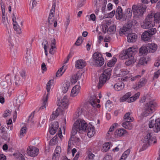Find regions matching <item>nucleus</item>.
I'll list each match as a JSON object with an SVG mask.
<instances>
[{
  "mask_svg": "<svg viewBox=\"0 0 160 160\" xmlns=\"http://www.w3.org/2000/svg\"><path fill=\"white\" fill-rule=\"evenodd\" d=\"M74 125L78 128L79 133H82L84 131L85 132H87V135L89 138L92 137L95 133L94 127L90 123L88 124L84 120H77L74 122Z\"/></svg>",
  "mask_w": 160,
  "mask_h": 160,
  "instance_id": "obj_1",
  "label": "nucleus"
},
{
  "mask_svg": "<svg viewBox=\"0 0 160 160\" xmlns=\"http://www.w3.org/2000/svg\"><path fill=\"white\" fill-rule=\"evenodd\" d=\"M136 49L132 47H130L125 51V52L123 56V58H129L127 60L125 64L127 66H129L134 64L136 61L135 60L133 55L135 53Z\"/></svg>",
  "mask_w": 160,
  "mask_h": 160,
  "instance_id": "obj_2",
  "label": "nucleus"
},
{
  "mask_svg": "<svg viewBox=\"0 0 160 160\" xmlns=\"http://www.w3.org/2000/svg\"><path fill=\"white\" fill-rule=\"evenodd\" d=\"M112 69L108 68L104 70L102 74H101L99 78V81L98 85V89L100 88L110 78Z\"/></svg>",
  "mask_w": 160,
  "mask_h": 160,
  "instance_id": "obj_3",
  "label": "nucleus"
},
{
  "mask_svg": "<svg viewBox=\"0 0 160 160\" xmlns=\"http://www.w3.org/2000/svg\"><path fill=\"white\" fill-rule=\"evenodd\" d=\"M156 106L157 103L154 101H150L147 103L142 113V116L146 117L151 115L154 112L155 108Z\"/></svg>",
  "mask_w": 160,
  "mask_h": 160,
  "instance_id": "obj_4",
  "label": "nucleus"
},
{
  "mask_svg": "<svg viewBox=\"0 0 160 160\" xmlns=\"http://www.w3.org/2000/svg\"><path fill=\"white\" fill-rule=\"evenodd\" d=\"M152 134L151 133H148L144 137V144L142 147L143 150L146 149L150 144H155L156 142V137Z\"/></svg>",
  "mask_w": 160,
  "mask_h": 160,
  "instance_id": "obj_5",
  "label": "nucleus"
},
{
  "mask_svg": "<svg viewBox=\"0 0 160 160\" xmlns=\"http://www.w3.org/2000/svg\"><path fill=\"white\" fill-rule=\"evenodd\" d=\"M137 23L136 20L134 19L128 21L126 24L123 26L122 28H120L119 30V34L121 35L122 34H125L126 32L129 31L132 27L136 25Z\"/></svg>",
  "mask_w": 160,
  "mask_h": 160,
  "instance_id": "obj_6",
  "label": "nucleus"
},
{
  "mask_svg": "<svg viewBox=\"0 0 160 160\" xmlns=\"http://www.w3.org/2000/svg\"><path fill=\"white\" fill-rule=\"evenodd\" d=\"M93 58L95 65L98 67H101L104 63V59L102 54L99 52H95L93 55Z\"/></svg>",
  "mask_w": 160,
  "mask_h": 160,
  "instance_id": "obj_7",
  "label": "nucleus"
},
{
  "mask_svg": "<svg viewBox=\"0 0 160 160\" xmlns=\"http://www.w3.org/2000/svg\"><path fill=\"white\" fill-rule=\"evenodd\" d=\"M157 31L155 28H152L144 32L141 38L144 41H148L150 40L151 37L155 34Z\"/></svg>",
  "mask_w": 160,
  "mask_h": 160,
  "instance_id": "obj_8",
  "label": "nucleus"
},
{
  "mask_svg": "<svg viewBox=\"0 0 160 160\" xmlns=\"http://www.w3.org/2000/svg\"><path fill=\"white\" fill-rule=\"evenodd\" d=\"M152 16H149L148 15L146 17L145 22L141 25V27L144 29L150 28L155 25V22H153V19Z\"/></svg>",
  "mask_w": 160,
  "mask_h": 160,
  "instance_id": "obj_9",
  "label": "nucleus"
},
{
  "mask_svg": "<svg viewBox=\"0 0 160 160\" xmlns=\"http://www.w3.org/2000/svg\"><path fill=\"white\" fill-rule=\"evenodd\" d=\"M55 7L54 5H52V9L50 10L49 15L48 18V22L50 24L53 23L54 27L57 26V19H59V16H57V18L55 19L54 16V15Z\"/></svg>",
  "mask_w": 160,
  "mask_h": 160,
  "instance_id": "obj_10",
  "label": "nucleus"
},
{
  "mask_svg": "<svg viewBox=\"0 0 160 160\" xmlns=\"http://www.w3.org/2000/svg\"><path fill=\"white\" fill-rule=\"evenodd\" d=\"M149 127L153 128L155 132H158L160 131V118H158L155 120H151L149 123Z\"/></svg>",
  "mask_w": 160,
  "mask_h": 160,
  "instance_id": "obj_11",
  "label": "nucleus"
},
{
  "mask_svg": "<svg viewBox=\"0 0 160 160\" xmlns=\"http://www.w3.org/2000/svg\"><path fill=\"white\" fill-rule=\"evenodd\" d=\"M51 82V80H50L48 81V82L47 83L46 85V89L47 92H48V93L46 95H44L42 99V106H41L40 108H39V109L38 111H39L40 109L42 110L44 109V108H45L46 107V105L47 103V101L48 100V96L49 94V92L51 88L50 85Z\"/></svg>",
  "mask_w": 160,
  "mask_h": 160,
  "instance_id": "obj_12",
  "label": "nucleus"
},
{
  "mask_svg": "<svg viewBox=\"0 0 160 160\" xmlns=\"http://www.w3.org/2000/svg\"><path fill=\"white\" fill-rule=\"evenodd\" d=\"M132 9L134 14L137 16L142 15L146 9L142 4L138 6L134 5L132 6Z\"/></svg>",
  "mask_w": 160,
  "mask_h": 160,
  "instance_id": "obj_13",
  "label": "nucleus"
},
{
  "mask_svg": "<svg viewBox=\"0 0 160 160\" xmlns=\"http://www.w3.org/2000/svg\"><path fill=\"white\" fill-rule=\"evenodd\" d=\"M38 149L35 147L29 146L27 149L28 154L32 157H35L38 153Z\"/></svg>",
  "mask_w": 160,
  "mask_h": 160,
  "instance_id": "obj_14",
  "label": "nucleus"
},
{
  "mask_svg": "<svg viewBox=\"0 0 160 160\" xmlns=\"http://www.w3.org/2000/svg\"><path fill=\"white\" fill-rule=\"evenodd\" d=\"M147 82V80L146 78H142L140 80L138 83L133 86V87L134 88L137 89L144 86Z\"/></svg>",
  "mask_w": 160,
  "mask_h": 160,
  "instance_id": "obj_15",
  "label": "nucleus"
},
{
  "mask_svg": "<svg viewBox=\"0 0 160 160\" xmlns=\"http://www.w3.org/2000/svg\"><path fill=\"white\" fill-rule=\"evenodd\" d=\"M148 52L151 53L154 52L157 48V45L154 43H149L147 46Z\"/></svg>",
  "mask_w": 160,
  "mask_h": 160,
  "instance_id": "obj_16",
  "label": "nucleus"
},
{
  "mask_svg": "<svg viewBox=\"0 0 160 160\" xmlns=\"http://www.w3.org/2000/svg\"><path fill=\"white\" fill-rule=\"evenodd\" d=\"M85 61L82 59L78 60L75 62V67L77 68L82 69L86 65Z\"/></svg>",
  "mask_w": 160,
  "mask_h": 160,
  "instance_id": "obj_17",
  "label": "nucleus"
},
{
  "mask_svg": "<svg viewBox=\"0 0 160 160\" xmlns=\"http://www.w3.org/2000/svg\"><path fill=\"white\" fill-rule=\"evenodd\" d=\"M116 16L117 19L120 20L122 18L124 19V15L122 10L120 6H118L116 10Z\"/></svg>",
  "mask_w": 160,
  "mask_h": 160,
  "instance_id": "obj_18",
  "label": "nucleus"
},
{
  "mask_svg": "<svg viewBox=\"0 0 160 160\" xmlns=\"http://www.w3.org/2000/svg\"><path fill=\"white\" fill-rule=\"evenodd\" d=\"M127 132L123 128L119 129L115 131L114 133V136L115 138L122 136Z\"/></svg>",
  "mask_w": 160,
  "mask_h": 160,
  "instance_id": "obj_19",
  "label": "nucleus"
},
{
  "mask_svg": "<svg viewBox=\"0 0 160 160\" xmlns=\"http://www.w3.org/2000/svg\"><path fill=\"white\" fill-rule=\"evenodd\" d=\"M80 89V87L79 85H76L73 87L72 89L71 92V95L75 97L79 92Z\"/></svg>",
  "mask_w": 160,
  "mask_h": 160,
  "instance_id": "obj_20",
  "label": "nucleus"
},
{
  "mask_svg": "<svg viewBox=\"0 0 160 160\" xmlns=\"http://www.w3.org/2000/svg\"><path fill=\"white\" fill-rule=\"evenodd\" d=\"M137 38V35L135 33H131L128 34L127 37V41L129 42H134Z\"/></svg>",
  "mask_w": 160,
  "mask_h": 160,
  "instance_id": "obj_21",
  "label": "nucleus"
},
{
  "mask_svg": "<svg viewBox=\"0 0 160 160\" xmlns=\"http://www.w3.org/2000/svg\"><path fill=\"white\" fill-rule=\"evenodd\" d=\"M124 87V84L122 82H118L114 85V87L115 90L117 91H119L123 89Z\"/></svg>",
  "mask_w": 160,
  "mask_h": 160,
  "instance_id": "obj_22",
  "label": "nucleus"
},
{
  "mask_svg": "<svg viewBox=\"0 0 160 160\" xmlns=\"http://www.w3.org/2000/svg\"><path fill=\"white\" fill-rule=\"evenodd\" d=\"M68 100L67 96H64L61 102L62 107L63 108H67L68 105Z\"/></svg>",
  "mask_w": 160,
  "mask_h": 160,
  "instance_id": "obj_23",
  "label": "nucleus"
},
{
  "mask_svg": "<svg viewBox=\"0 0 160 160\" xmlns=\"http://www.w3.org/2000/svg\"><path fill=\"white\" fill-rule=\"evenodd\" d=\"M148 15L150 17L152 16L153 19V22H157L160 21V12H157L155 13L153 15L152 13L149 14Z\"/></svg>",
  "mask_w": 160,
  "mask_h": 160,
  "instance_id": "obj_24",
  "label": "nucleus"
},
{
  "mask_svg": "<svg viewBox=\"0 0 160 160\" xmlns=\"http://www.w3.org/2000/svg\"><path fill=\"white\" fill-rule=\"evenodd\" d=\"M81 77V74L79 73H77L75 75L72 76L71 80V82L72 83H75Z\"/></svg>",
  "mask_w": 160,
  "mask_h": 160,
  "instance_id": "obj_25",
  "label": "nucleus"
},
{
  "mask_svg": "<svg viewBox=\"0 0 160 160\" xmlns=\"http://www.w3.org/2000/svg\"><path fill=\"white\" fill-rule=\"evenodd\" d=\"M97 98L95 95H92L89 99V103L92 107H95L96 105L95 102H96Z\"/></svg>",
  "mask_w": 160,
  "mask_h": 160,
  "instance_id": "obj_26",
  "label": "nucleus"
},
{
  "mask_svg": "<svg viewBox=\"0 0 160 160\" xmlns=\"http://www.w3.org/2000/svg\"><path fill=\"white\" fill-rule=\"evenodd\" d=\"M131 121H126L122 123V126L124 128L126 129L129 130L131 129L132 128V124L131 123Z\"/></svg>",
  "mask_w": 160,
  "mask_h": 160,
  "instance_id": "obj_27",
  "label": "nucleus"
},
{
  "mask_svg": "<svg viewBox=\"0 0 160 160\" xmlns=\"http://www.w3.org/2000/svg\"><path fill=\"white\" fill-rule=\"evenodd\" d=\"M148 52L147 47L142 46L139 49V53L140 55H146Z\"/></svg>",
  "mask_w": 160,
  "mask_h": 160,
  "instance_id": "obj_28",
  "label": "nucleus"
},
{
  "mask_svg": "<svg viewBox=\"0 0 160 160\" xmlns=\"http://www.w3.org/2000/svg\"><path fill=\"white\" fill-rule=\"evenodd\" d=\"M132 16V10L130 8H128L126 10L124 15V19L126 20L127 18H129Z\"/></svg>",
  "mask_w": 160,
  "mask_h": 160,
  "instance_id": "obj_29",
  "label": "nucleus"
},
{
  "mask_svg": "<svg viewBox=\"0 0 160 160\" xmlns=\"http://www.w3.org/2000/svg\"><path fill=\"white\" fill-rule=\"evenodd\" d=\"M131 96V93L130 92L127 93L124 96L122 97L120 99L121 102H123L124 101H127L128 102V99Z\"/></svg>",
  "mask_w": 160,
  "mask_h": 160,
  "instance_id": "obj_30",
  "label": "nucleus"
},
{
  "mask_svg": "<svg viewBox=\"0 0 160 160\" xmlns=\"http://www.w3.org/2000/svg\"><path fill=\"white\" fill-rule=\"evenodd\" d=\"M123 118L125 122L131 121L132 122L133 118L132 117L129 112L126 113L124 116Z\"/></svg>",
  "mask_w": 160,
  "mask_h": 160,
  "instance_id": "obj_31",
  "label": "nucleus"
},
{
  "mask_svg": "<svg viewBox=\"0 0 160 160\" xmlns=\"http://www.w3.org/2000/svg\"><path fill=\"white\" fill-rule=\"evenodd\" d=\"M70 83L69 81H66L65 82L62 88V92L63 93H65L68 91L70 87Z\"/></svg>",
  "mask_w": 160,
  "mask_h": 160,
  "instance_id": "obj_32",
  "label": "nucleus"
},
{
  "mask_svg": "<svg viewBox=\"0 0 160 160\" xmlns=\"http://www.w3.org/2000/svg\"><path fill=\"white\" fill-rule=\"evenodd\" d=\"M77 127L76 125H74V123L72 128L71 137L70 138L71 140H72L71 138L75 136L77 132H79L78 128Z\"/></svg>",
  "mask_w": 160,
  "mask_h": 160,
  "instance_id": "obj_33",
  "label": "nucleus"
},
{
  "mask_svg": "<svg viewBox=\"0 0 160 160\" xmlns=\"http://www.w3.org/2000/svg\"><path fill=\"white\" fill-rule=\"evenodd\" d=\"M60 109L58 108L56 109L55 112H53L51 115L50 119L51 120H53L55 118H56L59 114Z\"/></svg>",
  "mask_w": 160,
  "mask_h": 160,
  "instance_id": "obj_34",
  "label": "nucleus"
},
{
  "mask_svg": "<svg viewBox=\"0 0 160 160\" xmlns=\"http://www.w3.org/2000/svg\"><path fill=\"white\" fill-rule=\"evenodd\" d=\"M130 152V149H128L122 154L121 158L122 160H125L128 156L129 155Z\"/></svg>",
  "mask_w": 160,
  "mask_h": 160,
  "instance_id": "obj_35",
  "label": "nucleus"
},
{
  "mask_svg": "<svg viewBox=\"0 0 160 160\" xmlns=\"http://www.w3.org/2000/svg\"><path fill=\"white\" fill-rule=\"evenodd\" d=\"M130 152V149H128L122 154L121 158L122 160H125L128 156L129 155Z\"/></svg>",
  "mask_w": 160,
  "mask_h": 160,
  "instance_id": "obj_36",
  "label": "nucleus"
},
{
  "mask_svg": "<svg viewBox=\"0 0 160 160\" xmlns=\"http://www.w3.org/2000/svg\"><path fill=\"white\" fill-rule=\"evenodd\" d=\"M117 60V58L115 57H113V58L108 62V67H112L115 64Z\"/></svg>",
  "mask_w": 160,
  "mask_h": 160,
  "instance_id": "obj_37",
  "label": "nucleus"
},
{
  "mask_svg": "<svg viewBox=\"0 0 160 160\" xmlns=\"http://www.w3.org/2000/svg\"><path fill=\"white\" fill-rule=\"evenodd\" d=\"M147 60L144 57L141 58L139 59L138 64L141 65H144L147 64Z\"/></svg>",
  "mask_w": 160,
  "mask_h": 160,
  "instance_id": "obj_38",
  "label": "nucleus"
},
{
  "mask_svg": "<svg viewBox=\"0 0 160 160\" xmlns=\"http://www.w3.org/2000/svg\"><path fill=\"white\" fill-rule=\"evenodd\" d=\"M110 145L109 143H106L103 145L102 151L103 152H106L110 148Z\"/></svg>",
  "mask_w": 160,
  "mask_h": 160,
  "instance_id": "obj_39",
  "label": "nucleus"
},
{
  "mask_svg": "<svg viewBox=\"0 0 160 160\" xmlns=\"http://www.w3.org/2000/svg\"><path fill=\"white\" fill-rule=\"evenodd\" d=\"M64 66L60 68L57 72L56 74V76L57 77H60L61 76L63 73L65 72V69H64L63 71H62L63 69Z\"/></svg>",
  "mask_w": 160,
  "mask_h": 160,
  "instance_id": "obj_40",
  "label": "nucleus"
},
{
  "mask_svg": "<svg viewBox=\"0 0 160 160\" xmlns=\"http://www.w3.org/2000/svg\"><path fill=\"white\" fill-rule=\"evenodd\" d=\"M26 64L28 66H30L31 64L32 61V57L30 55H27L26 57Z\"/></svg>",
  "mask_w": 160,
  "mask_h": 160,
  "instance_id": "obj_41",
  "label": "nucleus"
},
{
  "mask_svg": "<svg viewBox=\"0 0 160 160\" xmlns=\"http://www.w3.org/2000/svg\"><path fill=\"white\" fill-rule=\"evenodd\" d=\"M82 112V109L80 108H78L74 115V118H77L81 114Z\"/></svg>",
  "mask_w": 160,
  "mask_h": 160,
  "instance_id": "obj_42",
  "label": "nucleus"
},
{
  "mask_svg": "<svg viewBox=\"0 0 160 160\" xmlns=\"http://www.w3.org/2000/svg\"><path fill=\"white\" fill-rule=\"evenodd\" d=\"M50 125L51 126H50L52 128L57 130L59 127V124L58 122H53L51 123Z\"/></svg>",
  "mask_w": 160,
  "mask_h": 160,
  "instance_id": "obj_43",
  "label": "nucleus"
},
{
  "mask_svg": "<svg viewBox=\"0 0 160 160\" xmlns=\"http://www.w3.org/2000/svg\"><path fill=\"white\" fill-rule=\"evenodd\" d=\"M60 153L54 151L52 156V160H55L58 159L60 155Z\"/></svg>",
  "mask_w": 160,
  "mask_h": 160,
  "instance_id": "obj_44",
  "label": "nucleus"
},
{
  "mask_svg": "<svg viewBox=\"0 0 160 160\" xmlns=\"http://www.w3.org/2000/svg\"><path fill=\"white\" fill-rule=\"evenodd\" d=\"M83 38L82 37H79L75 43V45L77 46L80 45L82 42Z\"/></svg>",
  "mask_w": 160,
  "mask_h": 160,
  "instance_id": "obj_45",
  "label": "nucleus"
},
{
  "mask_svg": "<svg viewBox=\"0 0 160 160\" xmlns=\"http://www.w3.org/2000/svg\"><path fill=\"white\" fill-rule=\"evenodd\" d=\"M26 127H22L20 131V134L21 137L23 136V134L24 133H26Z\"/></svg>",
  "mask_w": 160,
  "mask_h": 160,
  "instance_id": "obj_46",
  "label": "nucleus"
},
{
  "mask_svg": "<svg viewBox=\"0 0 160 160\" xmlns=\"http://www.w3.org/2000/svg\"><path fill=\"white\" fill-rule=\"evenodd\" d=\"M116 26L115 25H112L111 26L108 31L110 32H114L116 31Z\"/></svg>",
  "mask_w": 160,
  "mask_h": 160,
  "instance_id": "obj_47",
  "label": "nucleus"
},
{
  "mask_svg": "<svg viewBox=\"0 0 160 160\" xmlns=\"http://www.w3.org/2000/svg\"><path fill=\"white\" fill-rule=\"evenodd\" d=\"M11 112L9 110H6L4 112V113L3 114V116L4 118H6L11 114Z\"/></svg>",
  "mask_w": 160,
  "mask_h": 160,
  "instance_id": "obj_48",
  "label": "nucleus"
},
{
  "mask_svg": "<svg viewBox=\"0 0 160 160\" xmlns=\"http://www.w3.org/2000/svg\"><path fill=\"white\" fill-rule=\"evenodd\" d=\"M15 78L16 79V81L15 82V84L17 86L20 85L22 83L21 80H20L19 77L15 76Z\"/></svg>",
  "mask_w": 160,
  "mask_h": 160,
  "instance_id": "obj_49",
  "label": "nucleus"
},
{
  "mask_svg": "<svg viewBox=\"0 0 160 160\" xmlns=\"http://www.w3.org/2000/svg\"><path fill=\"white\" fill-rule=\"evenodd\" d=\"M73 140H72L73 141ZM70 141H72V140H71V138H70L69 141H68V148L67 150V153L68 154H69L70 153L71 151V143L70 142Z\"/></svg>",
  "mask_w": 160,
  "mask_h": 160,
  "instance_id": "obj_50",
  "label": "nucleus"
},
{
  "mask_svg": "<svg viewBox=\"0 0 160 160\" xmlns=\"http://www.w3.org/2000/svg\"><path fill=\"white\" fill-rule=\"evenodd\" d=\"M56 42L55 39L54 38H52L51 41V45L52 49L56 48Z\"/></svg>",
  "mask_w": 160,
  "mask_h": 160,
  "instance_id": "obj_51",
  "label": "nucleus"
},
{
  "mask_svg": "<svg viewBox=\"0 0 160 160\" xmlns=\"http://www.w3.org/2000/svg\"><path fill=\"white\" fill-rule=\"evenodd\" d=\"M57 137L55 136L53 138L51 139L50 141V143L51 145H53L55 144L56 142V139Z\"/></svg>",
  "mask_w": 160,
  "mask_h": 160,
  "instance_id": "obj_52",
  "label": "nucleus"
},
{
  "mask_svg": "<svg viewBox=\"0 0 160 160\" xmlns=\"http://www.w3.org/2000/svg\"><path fill=\"white\" fill-rule=\"evenodd\" d=\"M57 130L53 129L50 127L49 128V133L51 135L54 134L56 132Z\"/></svg>",
  "mask_w": 160,
  "mask_h": 160,
  "instance_id": "obj_53",
  "label": "nucleus"
},
{
  "mask_svg": "<svg viewBox=\"0 0 160 160\" xmlns=\"http://www.w3.org/2000/svg\"><path fill=\"white\" fill-rule=\"evenodd\" d=\"M118 125V124L117 123H114V124H113L110 127L108 131L113 132V131L114 130L115 127H116Z\"/></svg>",
  "mask_w": 160,
  "mask_h": 160,
  "instance_id": "obj_54",
  "label": "nucleus"
},
{
  "mask_svg": "<svg viewBox=\"0 0 160 160\" xmlns=\"http://www.w3.org/2000/svg\"><path fill=\"white\" fill-rule=\"evenodd\" d=\"M34 112H35V111L32 112L31 114L29 116L28 119V122H33V121H32V119L34 117Z\"/></svg>",
  "mask_w": 160,
  "mask_h": 160,
  "instance_id": "obj_55",
  "label": "nucleus"
},
{
  "mask_svg": "<svg viewBox=\"0 0 160 160\" xmlns=\"http://www.w3.org/2000/svg\"><path fill=\"white\" fill-rule=\"evenodd\" d=\"M94 156V155L91 152H89L88 156V159L91 160H92L93 159Z\"/></svg>",
  "mask_w": 160,
  "mask_h": 160,
  "instance_id": "obj_56",
  "label": "nucleus"
},
{
  "mask_svg": "<svg viewBox=\"0 0 160 160\" xmlns=\"http://www.w3.org/2000/svg\"><path fill=\"white\" fill-rule=\"evenodd\" d=\"M160 75V69L154 72V75L153 78H157L159 75Z\"/></svg>",
  "mask_w": 160,
  "mask_h": 160,
  "instance_id": "obj_57",
  "label": "nucleus"
},
{
  "mask_svg": "<svg viewBox=\"0 0 160 160\" xmlns=\"http://www.w3.org/2000/svg\"><path fill=\"white\" fill-rule=\"evenodd\" d=\"M5 99L4 96L2 94H0V102L1 103H3L4 102Z\"/></svg>",
  "mask_w": 160,
  "mask_h": 160,
  "instance_id": "obj_58",
  "label": "nucleus"
},
{
  "mask_svg": "<svg viewBox=\"0 0 160 160\" xmlns=\"http://www.w3.org/2000/svg\"><path fill=\"white\" fill-rule=\"evenodd\" d=\"M103 160H112V157L110 155H106L103 158Z\"/></svg>",
  "mask_w": 160,
  "mask_h": 160,
  "instance_id": "obj_59",
  "label": "nucleus"
},
{
  "mask_svg": "<svg viewBox=\"0 0 160 160\" xmlns=\"http://www.w3.org/2000/svg\"><path fill=\"white\" fill-rule=\"evenodd\" d=\"M128 99H128V102H133L136 100L135 98L133 96L129 97V98Z\"/></svg>",
  "mask_w": 160,
  "mask_h": 160,
  "instance_id": "obj_60",
  "label": "nucleus"
},
{
  "mask_svg": "<svg viewBox=\"0 0 160 160\" xmlns=\"http://www.w3.org/2000/svg\"><path fill=\"white\" fill-rule=\"evenodd\" d=\"M111 38L109 35L106 36L104 38V41L105 42H110Z\"/></svg>",
  "mask_w": 160,
  "mask_h": 160,
  "instance_id": "obj_61",
  "label": "nucleus"
},
{
  "mask_svg": "<svg viewBox=\"0 0 160 160\" xmlns=\"http://www.w3.org/2000/svg\"><path fill=\"white\" fill-rule=\"evenodd\" d=\"M41 68L42 70L44 71H46L47 70V68L44 62H43L42 64Z\"/></svg>",
  "mask_w": 160,
  "mask_h": 160,
  "instance_id": "obj_62",
  "label": "nucleus"
},
{
  "mask_svg": "<svg viewBox=\"0 0 160 160\" xmlns=\"http://www.w3.org/2000/svg\"><path fill=\"white\" fill-rule=\"evenodd\" d=\"M108 28V26L107 25L102 26V31L104 33L106 32V31Z\"/></svg>",
  "mask_w": 160,
  "mask_h": 160,
  "instance_id": "obj_63",
  "label": "nucleus"
},
{
  "mask_svg": "<svg viewBox=\"0 0 160 160\" xmlns=\"http://www.w3.org/2000/svg\"><path fill=\"white\" fill-rule=\"evenodd\" d=\"M0 160H6L5 156L2 154H0Z\"/></svg>",
  "mask_w": 160,
  "mask_h": 160,
  "instance_id": "obj_64",
  "label": "nucleus"
}]
</instances>
